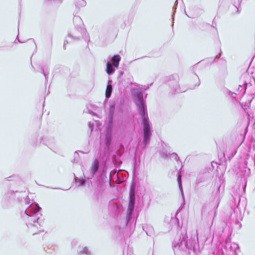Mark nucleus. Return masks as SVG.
Here are the masks:
<instances>
[{
    "label": "nucleus",
    "mask_w": 255,
    "mask_h": 255,
    "mask_svg": "<svg viewBox=\"0 0 255 255\" xmlns=\"http://www.w3.org/2000/svg\"><path fill=\"white\" fill-rule=\"evenodd\" d=\"M144 90L145 89L141 88H134L132 89L131 92L133 97V102L141 118L143 126V144L146 147L150 140L152 125L148 118L146 102L143 98Z\"/></svg>",
    "instance_id": "f257e3e1"
},
{
    "label": "nucleus",
    "mask_w": 255,
    "mask_h": 255,
    "mask_svg": "<svg viewBox=\"0 0 255 255\" xmlns=\"http://www.w3.org/2000/svg\"><path fill=\"white\" fill-rule=\"evenodd\" d=\"M112 141V134L110 131L108 130L105 136V144L106 146H109L111 144Z\"/></svg>",
    "instance_id": "aec40b11"
},
{
    "label": "nucleus",
    "mask_w": 255,
    "mask_h": 255,
    "mask_svg": "<svg viewBox=\"0 0 255 255\" xmlns=\"http://www.w3.org/2000/svg\"><path fill=\"white\" fill-rule=\"evenodd\" d=\"M86 180L83 178H80L78 182V186H83L85 185Z\"/></svg>",
    "instance_id": "bb28decb"
},
{
    "label": "nucleus",
    "mask_w": 255,
    "mask_h": 255,
    "mask_svg": "<svg viewBox=\"0 0 255 255\" xmlns=\"http://www.w3.org/2000/svg\"><path fill=\"white\" fill-rule=\"evenodd\" d=\"M68 37L72 38L73 40H79L81 37H83L85 40H88V41H90L89 36L87 33V32L86 31L85 33L80 35V32L77 30L76 27H75L73 31L69 32L68 33Z\"/></svg>",
    "instance_id": "9b49d317"
},
{
    "label": "nucleus",
    "mask_w": 255,
    "mask_h": 255,
    "mask_svg": "<svg viewBox=\"0 0 255 255\" xmlns=\"http://www.w3.org/2000/svg\"><path fill=\"white\" fill-rule=\"evenodd\" d=\"M79 254L81 255H91L90 252L87 247L83 248L82 250L79 251Z\"/></svg>",
    "instance_id": "b1692460"
},
{
    "label": "nucleus",
    "mask_w": 255,
    "mask_h": 255,
    "mask_svg": "<svg viewBox=\"0 0 255 255\" xmlns=\"http://www.w3.org/2000/svg\"><path fill=\"white\" fill-rule=\"evenodd\" d=\"M190 239L186 231L182 232L178 235L172 243V248L176 251H184L187 250L197 252L199 251V246L197 230H193L189 233Z\"/></svg>",
    "instance_id": "7ed1b4c3"
},
{
    "label": "nucleus",
    "mask_w": 255,
    "mask_h": 255,
    "mask_svg": "<svg viewBox=\"0 0 255 255\" xmlns=\"http://www.w3.org/2000/svg\"><path fill=\"white\" fill-rule=\"evenodd\" d=\"M40 72L43 74V75L45 77V81L47 82L48 77V75L49 74V72L47 70H44V69L42 66H40Z\"/></svg>",
    "instance_id": "4be33fe9"
},
{
    "label": "nucleus",
    "mask_w": 255,
    "mask_h": 255,
    "mask_svg": "<svg viewBox=\"0 0 255 255\" xmlns=\"http://www.w3.org/2000/svg\"><path fill=\"white\" fill-rule=\"evenodd\" d=\"M76 11L74 13V17H73V23L76 27V29L78 30L80 35L86 33V29L83 26L82 20L81 18L78 16L76 15Z\"/></svg>",
    "instance_id": "9d476101"
},
{
    "label": "nucleus",
    "mask_w": 255,
    "mask_h": 255,
    "mask_svg": "<svg viewBox=\"0 0 255 255\" xmlns=\"http://www.w3.org/2000/svg\"><path fill=\"white\" fill-rule=\"evenodd\" d=\"M135 203V196H129L128 206L126 217V225L130 224L132 220V214L134 209Z\"/></svg>",
    "instance_id": "1a4fd4ad"
},
{
    "label": "nucleus",
    "mask_w": 255,
    "mask_h": 255,
    "mask_svg": "<svg viewBox=\"0 0 255 255\" xmlns=\"http://www.w3.org/2000/svg\"><path fill=\"white\" fill-rule=\"evenodd\" d=\"M227 92H228V93L233 98H236L237 96V94L236 93H235V92H231V91L230 90H226Z\"/></svg>",
    "instance_id": "cd10ccee"
},
{
    "label": "nucleus",
    "mask_w": 255,
    "mask_h": 255,
    "mask_svg": "<svg viewBox=\"0 0 255 255\" xmlns=\"http://www.w3.org/2000/svg\"><path fill=\"white\" fill-rule=\"evenodd\" d=\"M105 202V197L103 191L101 190H96L95 191L91 199V202L93 206L99 207H100Z\"/></svg>",
    "instance_id": "6e6552de"
},
{
    "label": "nucleus",
    "mask_w": 255,
    "mask_h": 255,
    "mask_svg": "<svg viewBox=\"0 0 255 255\" xmlns=\"http://www.w3.org/2000/svg\"><path fill=\"white\" fill-rule=\"evenodd\" d=\"M17 39L18 41H19V42H21L18 39V37H17Z\"/></svg>",
    "instance_id": "c9c22d12"
},
{
    "label": "nucleus",
    "mask_w": 255,
    "mask_h": 255,
    "mask_svg": "<svg viewBox=\"0 0 255 255\" xmlns=\"http://www.w3.org/2000/svg\"><path fill=\"white\" fill-rule=\"evenodd\" d=\"M248 170L249 171V173H250V169L249 168V169H248Z\"/></svg>",
    "instance_id": "e433bc0d"
},
{
    "label": "nucleus",
    "mask_w": 255,
    "mask_h": 255,
    "mask_svg": "<svg viewBox=\"0 0 255 255\" xmlns=\"http://www.w3.org/2000/svg\"><path fill=\"white\" fill-rule=\"evenodd\" d=\"M177 182L179 186V188L180 189L181 193L182 194V196L183 198H184V194H183V190L182 185V179H181V175L180 173V171L178 172V176H177Z\"/></svg>",
    "instance_id": "412c9836"
},
{
    "label": "nucleus",
    "mask_w": 255,
    "mask_h": 255,
    "mask_svg": "<svg viewBox=\"0 0 255 255\" xmlns=\"http://www.w3.org/2000/svg\"><path fill=\"white\" fill-rule=\"evenodd\" d=\"M123 74H124V72H123V71H121L120 72V76L118 77V80H119V81H120V78L121 76L122 75H123Z\"/></svg>",
    "instance_id": "473e14b6"
},
{
    "label": "nucleus",
    "mask_w": 255,
    "mask_h": 255,
    "mask_svg": "<svg viewBox=\"0 0 255 255\" xmlns=\"http://www.w3.org/2000/svg\"><path fill=\"white\" fill-rule=\"evenodd\" d=\"M18 200L20 201L19 199L18 198V197L17 196Z\"/></svg>",
    "instance_id": "58836bf2"
},
{
    "label": "nucleus",
    "mask_w": 255,
    "mask_h": 255,
    "mask_svg": "<svg viewBox=\"0 0 255 255\" xmlns=\"http://www.w3.org/2000/svg\"><path fill=\"white\" fill-rule=\"evenodd\" d=\"M17 193H18V191H16L14 192L11 190H9L5 192L3 195L1 200L2 207L4 209L8 208L14 200Z\"/></svg>",
    "instance_id": "0eeeda50"
},
{
    "label": "nucleus",
    "mask_w": 255,
    "mask_h": 255,
    "mask_svg": "<svg viewBox=\"0 0 255 255\" xmlns=\"http://www.w3.org/2000/svg\"><path fill=\"white\" fill-rule=\"evenodd\" d=\"M112 80H109L108 82L105 94L106 100L108 99L111 97L113 91V86L112 85Z\"/></svg>",
    "instance_id": "a211bd4d"
},
{
    "label": "nucleus",
    "mask_w": 255,
    "mask_h": 255,
    "mask_svg": "<svg viewBox=\"0 0 255 255\" xmlns=\"http://www.w3.org/2000/svg\"><path fill=\"white\" fill-rule=\"evenodd\" d=\"M99 168V162L97 159H95L90 168V173L87 175V178L90 179L92 178L97 172Z\"/></svg>",
    "instance_id": "ddd939ff"
},
{
    "label": "nucleus",
    "mask_w": 255,
    "mask_h": 255,
    "mask_svg": "<svg viewBox=\"0 0 255 255\" xmlns=\"http://www.w3.org/2000/svg\"><path fill=\"white\" fill-rule=\"evenodd\" d=\"M121 57L120 55L116 54L114 55L113 57H112L110 58V60L111 61V64L113 65V66L116 67L118 68L119 66V63L121 61Z\"/></svg>",
    "instance_id": "f3484780"
},
{
    "label": "nucleus",
    "mask_w": 255,
    "mask_h": 255,
    "mask_svg": "<svg viewBox=\"0 0 255 255\" xmlns=\"http://www.w3.org/2000/svg\"><path fill=\"white\" fill-rule=\"evenodd\" d=\"M129 196H135V186L132 184L129 190Z\"/></svg>",
    "instance_id": "393cba45"
},
{
    "label": "nucleus",
    "mask_w": 255,
    "mask_h": 255,
    "mask_svg": "<svg viewBox=\"0 0 255 255\" xmlns=\"http://www.w3.org/2000/svg\"><path fill=\"white\" fill-rule=\"evenodd\" d=\"M74 4L76 7V13H78L81 7H85L87 2L85 0H74Z\"/></svg>",
    "instance_id": "4468645a"
},
{
    "label": "nucleus",
    "mask_w": 255,
    "mask_h": 255,
    "mask_svg": "<svg viewBox=\"0 0 255 255\" xmlns=\"http://www.w3.org/2000/svg\"><path fill=\"white\" fill-rule=\"evenodd\" d=\"M168 78V85L173 93H182L186 91V89H182L180 87L179 85V77L177 74L172 75Z\"/></svg>",
    "instance_id": "423d86ee"
},
{
    "label": "nucleus",
    "mask_w": 255,
    "mask_h": 255,
    "mask_svg": "<svg viewBox=\"0 0 255 255\" xmlns=\"http://www.w3.org/2000/svg\"><path fill=\"white\" fill-rule=\"evenodd\" d=\"M239 251V245L235 243H232L230 236H228L226 239L224 246L218 252V255H238Z\"/></svg>",
    "instance_id": "39448f33"
},
{
    "label": "nucleus",
    "mask_w": 255,
    "mask_h": 255,
    "mask_svg": "<svg viewBox=\"0 0 255 255\" xmlns=\"http://www.w3.org/2000/svg\"><path fill=\"white\" fill-rule=\"evenodd\" d=\"M160 154L162 158L165 159L173 157L175 159V160L177 161L179 158L177 154L174 152H173L171 154H168L166 151H162L160 153Z\"/></svg>",
    "instance_id": "dca6fc26"
},
{
    "label": "nucleus",
    "mask_w": 255,
    "mask_h": 255,
    "mask_svg": "<svg viewBox=\"0 0 255 255\" xmlns=\"http://www.w3.org/2000/svg\"><path fill=\"white\" fill-rule=\"evenodd\" d=\"M220 186L215 192H213L212 194L214 197L211 199L209 203L205 204L201 209L202 215L210 219L212 223L216 217L217 213V209L220 202V196L219 190Z\"/></svg>",
    "instance_id": "20e7f679"
},
{
    "label": "nucleus",
    "mask_w": 255,
    "mask_h": 255,
    "mask_svg": "<svg viewBox=\"0 0 255 255\" xmlns=\"http://www.w3.org/2000/svg\"><path fill=\"white\" fill-rule=\"evenodd\" d=\"M177 3H178V0H175L174 5L173 8L175 10L176 9V6L177 5Z\"/></svg>",
    "instance_id": "2f4dec72"
},
{
    "label": "nucleus",
    "mask_w": 255,
    "mask_h": 255,
    "mask_svg": "<svg viewBox=\"0 0 255 255\" xmlns=\"http://www.w3.org/2000/svg\"><path fill=\"white\" fill-rule=\"evenodd\" d=\"M152 85V83H151L149 85H148L147 86V88H149V86H151Z\"/></svg>",
    "instance_id": "f704fd0d"
},
{
    "label": "nucleus",
    "mask_w": 255,
    "mask_h": 255,
    "mask_svg": "<svg viewBox=\"0 0 255 255\" xmlns=\"http://www.w3.org/2000/svg\"><path fill=\"white\" fill-rule=\"evenodd\" d=\"M71 41H68L67 39H65L64 40V44H63V48L64 49H66V46L67 44H68L69 42H71Z\"/></svg>",
    "instance_id": "7c9ffc66"
},
{
    "label": "nucleus",
    "mask_w": 255,
    "mask_h": 255,
    "mask_svg": "<svg viewBox=\"0 0 255 255\" xmlns=\"http://www.w3.org/2000/svg\"><path fill=\"white\" fill-rule=\"evenodd\" d=\"M146 96H147V94H146V95H145V99L146 98Z\"/></svg>",
    "instance_id": "4c0bfd02"
},
{
    "label": "nucleus",
    "mask_w": 255,
    "mask_h": 255,
    "mask_svg": "<svg viewBox=\"0 0 255 255\" xmlns=\"http://www.w3.org/2000/svg\"><path fill=\"white\" fill-rule=\"evenodd\" d=\"M142 229L145 232L147 236H152L154 235V231L152 226L148 224H144L142 225Z\"/></svg>",
    "instance_id": "2eb2a0df"
},
{
    "label": "nucleus",
    "mask_w": 255,
    "mask_h": 255,
    "mask_svg": "<svg viewBox=\"0 0 255 255\" xmlns=\"http://www.w3.org/2000/svg\"><path fill=\"white\" fill-rule=\"evenodd\" d=\"M24 198V203L28 206L23 213H21V216L25 222L26 225L30 232L35 235L40 231L41 224L39 222V218L41 216L40 212L41 208L38 204L30 202V199L27 196Z\"/></svg>",
    "instance_id": "f03ea898"
},
{
    "label": "nucleus",
    "mask_w": 255,
    "mask_h": 255,
    "mask_svg": "<svg viewBox=\"0 0 255 255\" xmlns=\"http://www.w3.org/2000/svg\"><path fill=\"white\" fill-rule=\"evenodd\" d=\"M89 107H91L94 109L95 106L94 105H92L90 104L87 106V108L89 109ZM88 111L90 114L93 115H96V114L94 112L91 111L90 110L88 109Z\"/></svg>",
    "instance_id": "c756f323"
},
{
    "label": "nucleus",
    "mask_w": 255,
    "mask_h": 255,
    "mask_svg": "<svg viewBox=\"0 0 255 255\" xmlns=\"http://www.w3.org/2000/svg\"><path fill=\"white\" fill-rule=\"evenodd\" d=\"M247 84L246 82H245L244 86L239 85L238 89V92L240 93V92L243 91V94H244L245 93L246 90L247 89Z\"/></svg>",
    "instance_id": "5701e85b"
},
{
    "label": "nucleus",
    "mask_w": 255,
    "mask_h": 255,
    "mask_svg": "<svg viewBox=\"0 0 255 255\" xmlns=\"http://www.w3.org/2000/svg\"><path fill=\"white\" fill-rule=\"evenodd\" d=\"M195 76V79H196L197 80V82L196 83V84H195L194 86L193 87H190V89H193L195 87H198L200 85V80H199V77L196 75V74H195L194 75Z\"/></svg>",
    "instance_id": "a878e982"
},
{
    "label": "nucleus",
    "mask_w": 255,
    "mask_h": 255,
    "mask_svg": "<svg viewBox=\"0 0 255 255\" xmlns=\"http://www.w3.org/2000/svg\"><path fill=\"white\" fill-rule=\"evenodd\" d=\"M115 67L109 62H107L106 64V72L109 75L113 74L115 71Z\"/></svg>",
    "instance_id": "6ab92c4d"
},
{
    "label": "nucleus",
    "mask_w": 255,
    "mask_h": 255,
    "mask_svg": "<svg viewBox=\"0 0 255 255\" xmlns=\"http://www.w3.org/2000/svg\"><path fill=\"white\" fill-rule=\"evenodd\" d=\"M88 126L89 128L91 129V131L92 132L93 130L94 124L93 122H89L88 123Z\"/></svg>",
    "instance_id": "c85d7f7f"
},
{
    "label": "nucleus",
    "mask_w": 255,
    "mask_h": 255,
    "mask_svg": "<svg viewBox=\"0 0 255 255\" xmlns=\"http://www.w3.org/2000/svg\"><path fill=\"white\" fill-rule=\"evenodd\" d=\"M115 110V104L112 103L110 105L108 114V129L111 128L113 123V120Z\"/></svg>",
    "instance_id": "f8f14e48"
},
{
    "label": "nucleus",
    "mask_w": 255,
    "mask_h": 255,
    "mask_svg": "<svg viewBox=\"0 0 255 255\" xmlns=\"http://www.w3.org/2000/svg\"><path fill=\"white\" fill-rule=\"evenodd\" d=\"M13 178V176H9L7 178V180H8V181H11L12 180V178Z\"/></svg>",
    "instance_id": "72a5a7b5"
}]
</instances>
